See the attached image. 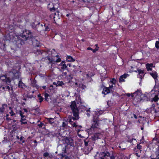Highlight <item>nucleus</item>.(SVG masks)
<instances>
[{
  "label": "nucleus",
  "mask_w": 159,
  "mask_h": 159,
  "mask_svg": "<svg viewBox=\"0 0 159 159\" xmlns=\"http://www.w3.org/2000/svg\"><path fill=\"white\" fill-rule=\"evenodd\" d=\"M32 33L29 30H25L19 36L16 35L13 38V41L16 47L20 48L24 44L26 40L31 37Z\"/></svg>",
  "instance_id": "nucleus-1"
},
{
  "label": "nucleus",
  "mask_w": 159,
  "mask_h": 159,
  "mask_svg": "<svg viewBox=\"0 0 159 159\" xmlns=\"http://www.w3.org/2000/svg\"><path fill=\"white\" fill-rule=\"evenodd\" d=\"M99 118L98 116H94L93 119L92 123L91 129L93 130L95 128H98L99 127Z\"/></svg>",
  "instance_id": "nucleus-2"
},
{
  "label": "nucleus",
  "mask_w": 159,
  "mask_h": 159,
  "mask_svg": "<svg viewBox=\"0 0 159 159\" xmlns=\"http://www.w3.org/2000/svg\"><path fill=\"white\" fill-rule=\"evenodd\" d=\"M11 72L13 74L12 79L14 80L15 79H19L20 76V73L19 71L12 69L11 71Z\"/></svg>",
  "instance_id": "nucleus-3"
},
{
  "label": "nucleus",
  "mask_w": 159,
  "mask_h": 159,
  "mask_svg": "<svg viewBox=\"0 0 159 159\" xmlns=\"http://www.w3.org/2000/svg\"><path fill=\"white\" fill-rule=\"evenodd\" d=\"M28 39L31 40L32 45L34 46L35 47H39V42L37 39H36V37L33 36L32 33L31 37L30 38Z\"/></svg>",
  "instance_id": "nucleus-4"
},
{
  "label": "nucleus",
  "mask_w": 159,
  "mask_h": 159,
  "mask_svg": "<svg viewBox=\"0 0 159 159\" xmlns=\"http://www.w3.org/2000/svg\"><path fill=\"white\" fill-rule=\"evenodd\" d=\"M70 107L72 112H79V111L77 107L76 103L75 101L72 102Z\"/></svg>",
  "instance_id": "nucleus-5"
},
{
  "label": "nucleus",
  "mask_w": 159,
  "mask_h": 159,
  "mask_svg": "<svg viewBox=\"0 0 159 159\" xmlns=\"http://www.w3.org/2000/svg\"><path fill=\"white\" fill-rule=\"evenodd\" d=\"M50 10L52 12H54V16L53 17L54 21H55V19H60V17L59 15V11H56L55 8L54 7L52 8H50Z\"/></svg>",
  "instance_id": "nucleus-6"
},
{
  "label": "nucleus",
  "mask_w": 159,
  "mask_h": 159,
  "mask_svg": "<svg viewBox=\"0 0 159 159\" xmlns=\"http://www.w3.org/2000/svg\"><path fill=\"white\" fill-rule=\"evenodd\" d=\"M109 156L110 153L109 152H101L100 154V158L101 159H109Z\"/></svg>",
  "instance_id": "nucleus-7"
},
{
  "label": "nucleus",
  "mask_w": 159,
  "mask_h": 159,
  "mask_svg": "<svg viewBox=\"0 0 159 159\" xmlns=\"http://www.w3.org/2000/svg\"><path fill=\"white\" fill-rule=\"evenodd\" d=\"M101 136V134L99 133H95L92 136L91 139L93 143H94L96 140L100 138V137Z\"/></svg>",
  "instance_id": "nucleus-8"
},
{
  "label": "nucleus",
  "mask_w": 159,
  "mask_h": 159,
  "mask_svg": "<svg viewBox=\"0 0 159 159\" xmlns=\"http://www.w3.org/2000/svg\"><path fill=\"white\" fill-rule=\"evenodd\" d=\"M30 80L31 81V85L36 88L37 90H38L39 88V86L37 84V81L36 80L34 79H33L32 78L30 79Z\"/></svg>",
  "instance_id": "nucleus-9"
},
{
  "label": "nucleus",
  "mask_w": 159,
  "mask_h": 159,
  "mask_svg": "<svg viewBox=\"0 0 159 159\" xmlns=\"http://www.w3.org/2000/svg\"><path fill=\"white\" fill-rule=\"evenodd\" d=\"M60 66H61V71H64L65 70H68L67 65L66 64L65 62L64 61H61Z\"/></svg>",
  "instance_id": "nucleus-10"
},
{
  "label": "nucleus",
  "mask_w": 159,
  "mask_h": 159,
  "mask_svg": "<svg viewBox=\"0 0 159 159\" xmlns=\"http://www.w3.org/2000/svg\"><path fill=\"white\" fill-rule=\"evenodd\" d=\"M37 122L38 123V124H37V126L40 129L44 130L46 129V122H45V124H44L43 122H41L40 120H38Z\"/></svg>",
  "instance_id": "nucleus-11"
},
{
  "label": "nucleus",
  "mask_w": 159,
  "mask_h": 159,
  "mask_svg": "<svg viewBox=\"0 0 159 159\" xmlns=\"http://www.w3.org/2000/svg\"><path fill=\"white\" fill-rule=\"evenodd\" d=\"M2 77H4V79H2V81L3 82H5L6 84L11 86V80L9 77H7V75L4 76Z\"/></svg>",
  "instance_id": "nucleus-12"
},
{
  "label": "nucleus",
  "mask_w": 159,
  "mask_h": 159,
  "mask_svg": "<svg viewBox=\"0 0 159 159\" xmlns=\"http://www.w3.org/2000/svg\"><path fill=\"white\" fill-rule=\"evenodd\" d=\"M45 120L47 121L45 122L46 125L48 123H49L52 125L53 124H54L55 120L54 118H52L46 117L45 118Z\"/></svg>",
  "instance_id": "nucleus-13"
},
{
  "label": "nucleus",
  "mask_w": 159,
  "mask_h": 159,
  "mask_svg": "<svg viewBox=\"0 0 159 159\" xmlns=\"http://www.w3.org/2000/svg\"><path fill=\"white\" fill-rule=\"evenodd\" d=\"M25 97L28 98L29 99H31L33 98L34 99L35 98V96H34L30 91H28L27 92L25 95Z\"/></svg>",
  "instance_id": "nucleus-14"
},
{
  "label": "nucleus",
  "mask_w": 159,
  "mask_h": 159,
  "mask_svg": "<svg viewBox=\"0 0 159 159\" xmlns=\"http://www.w3.org/2000/svg\"><path fill=\"white\" fill-rule=\"evenodd\" d=\"M84 145L85 146L87 147L88 146H90L91 145H93V144H92L91 139L86 138L84 140Z\"/></svg>",
  "instance_id": "nucleus-15"
},
{
  "label": "nucleus",
  "mask_w": 159,
  "mask_h": 159,
  "mask_svg": "<svg viewBox=\"0 0 159 159\" xmlns=\"http://www.w3.org/2000/svg\"><path fill=\"white\" fill-rule=\"evenodd\" d=\"M73 114L74 117L70 115L71 116V119L72 120L74 121L75 120H78L79 119V112H73Z\"/></svg>",
  "instance_id": "nucleus-16"
},
{
  "label": "nucleus",
  "mask_w": 159,
  "mask_h": 159,
  "mask_svg": "<svg viewBox=\"0 0 159 159\" xmlns=\"http://www.w3.org/2000/svg\"><path fill=\"white\" fill-rule=\"evenodd\" d=\"M102 86L104 87L103 89V91L102 92V94L106 95L110 93V89L108 88L105 87L103 85H102Z\"/></svg>",
  "instance_id": "nucleus-17"
},
{
  "label": "nucleus",
  "mask_w": 159,
  "mask_h": 159,
  "mask_svg": "<svg viewBox=\"0 0 159 159\" xmlns=\"http://www.w3.org/2000/svg\"><path fill=\"white\" fill-rule=\"evenodd\" d=\"M18 84V87L21 89H24L27 87L26 85L22 82L21 80L19 81Z\"/></svg>",
  "instance_id": "nucleus-18"
},
{
  "label": "nucleus",
  "mask_w": 159,
  "mask_h": 159,
  "mask_svg": "<svg viewBox=\"0 0 159 159\" xmlns=\"http://www.w3.org/2000/svg\"><path fill=\"white\" fill-rule=\"evenodd\" d=\"M0 88H2L4 91H8L10 92L11 88L8 85H1L0 86Z\"/></svg>",
  "instance_id": "nucleus-19"
},
{
  "label": "nucleus",
  "mask_w": 159,
  "mask_h": 159,
  "mask_svg": "<svg viewBox=\"0 0 159 159\" xmlns=\"http://www.w3.org/2000/svg\"><path fill=\"white\" fill-rule=\"evenodd\" d=\"M72 141L71 139L66 138L65 139V142L67 145L71 146L73 144Z\"/></svg>",
  "instance_id": "nucleus-20"
},
{
  "label": "nucleus",
  "mask_w": 159,
  "mask_h": 159,
  "mask_svg": "<svg viewBox=\"0 0 159 159\" xmlns=\"http://www.w3.org/2000/svg\"><path fill=\"white\" fill-rule=\"evenodd\" d=\"M75 61V59L70 56H67L66 58V61L68 62H73Z\"/></svg>",
  "instance_id": "nucleus-21"
},
{
  "label": "nucleus",
  "mask_w": 159,
  "mask_h": 159,
  "mask_svg": "<svg viewBox=\"0 0 159 159\" xmlns=\"http://www.w3.org/2000/svg\"><path fill=\"white\" fill-rule=\"evenodd\" d=\"M140 143H138L137 144V145L136 146V148H135L134 149V151H136V152H137V149H136V148H137V149H138L139 150V151H140V152H141V151H142L141 149H142V146L141 145H140Z\"/></svg>",
  "instance_id": "nucleus-22"
},
{
  "label": "nucleus",
  "mask_w": 159,
  "mask_h": 159,
  "mask_svg": "<svg viewBox=\"0 0 159 159\" xmlns=\"http://www.w3.org/2000/svg\"><path fill=\"white\" fill-rule=\"evenodd\" d=\"M93 149V148L91 147L90 148H85L84 150V153L86 154H88L91 151V150Z\"/></svg>",
  "instance_id": "nucleus-23"
},
{
  "label": "nucleus",
  "mask_w": 159,
  "mask_h": 159,
  "mask_svg": "<svg viewBox=\"0 0 159 159\" xmlns=\"http://www.w3.org/2000/svg\"><path fill=\"white\" fill-rule=\"evenodd\" d=\"M153 66V64L152 63H147L146 64V68L148 71L152 70V68L151 67Z\"/></svg>",
  "instance_id": "nucleus-24"
},
{
  "label": "nucleus",
  "mask_w": 159,
  "mask_h": 159,
  "mask_svg": "<svg viewBox=\"0 0 159 159\" xmlns=\"http://www.w3.org/2000/svg\"><path fill=\"white\" fill-rule=\"evenodd\" d=\"M7 107V105L5 104H2L1 107H0V113H3L6 107Z\"/></svg>",
  "instance_id": "nucleus-25"
},
{
  "label": "nucleus",
  "mask_w": 159,
  "mask_h": 159,
  "mask_svg": "<svg viewBox=\"0 0 159 159\" xmlns=\"http://www.w3.org/2000/svg\"><path fill=\"white\" fill-rule=\"evenodd\" d=\"M43 52V50H41L39 49H37L36 50H34L33 51V52L37 55H41Z\"/></svg>",
  "instance_id": "nucleus-26"
},
{
  "label": "nucleus",
  "mask_w": 159,
  "mask_h": 159,
  "mask_svg": "<svg viewBox=\"0 0 159 159\" xmlns=\"http://www.w3.org/2000/svg\"><path fill=\"white\" fill-rule=\"evenodd\" d=\"M37 97L38 98L37 101L39 102L40 103L42 102L44 100V98L41 96V94H39L38 95Z\"/></svg>",
  "instance_id": "nucleus-27"
},
{
  "label": "nucleus",
  "mask_w": 159,
  "mask_h": 159,
  "mask_svg": "<svg viewBox=\"0 0 159 159\" xmlns=\"http://www.w3.org/2000/svg\"><path fill=\"white\" fill-rule=\"evenodd\" d=\"M72 73L73 75H76L77 73H79L81 72L79 68H76L72 70Z\"/></svg>",
  "instance_id": "nucleus-28"
},
{
  "label": "nucleus",
  "mask_w": 159,
  "mask_h": 159,
  "mask_svg": "<svg viewBox=\"0 0 159 159\" xmlns=\"http://www.w3.org/2000/svg\"><path fill=\"white\" fill-rule=\"evenodd\" d=\"M58 156H59V158H56V159H63L64 157H65L66 159L68 158L67 156L64 154H59Z\"/></svg>",
  "instance_id": "nucleus-29"
},
{
  "label": "nucleus",
  "mask_w": 159,
  "mask_h": 159,
  "mask_svg": "<svg viewBox=\"0 0 159 159\" xmlns=\"http://www.w3.org/2000/svg\"><path fill=\"white\" fill-rule=\"evenodd\" d=\"M26 120V119L25 117H21L20 120V122H21V125L26 124H27V122L25 121Z\"/></svg>",
  "instance_id": "nucleus-30"
},
{
  "label": "nucleus",
  "mask_w": 159,
  "mask_h": 159,
  "mask_svg": "<svg viewBox=\"0 0 159 159\" xmlns=\"http://www.w3.org/2000/svg\"><path fill=\"white\" fill-rule=\"evenodd\" d=\"M77 122L75 121L74 122L73 124L72 125V127H75V129H77L78 128H79V129H81L82 127L81 125H78L76 124Z\"/></svg>",
  "instance_id": "nucleus-31"
},
{
  "label": "nucleus",
  "mask_w": 159,
  "mask_h": 159,
  "mask_svg": "<svg viewBox=\"0 0 159 159\" xmlns=\"http://www.w3.org/2000/svg\"><path fill=\"white\" fill-rule=\"evenodd\" d=\"M159 99V98L158 97V94L157 95H156L154 98L152 99L151 101L152 102L154 101L155 102H157Z\"/></svg>",
  "instance_id": "nucleus-32"
},
{
  "label": "nucleus",
  "mask_w": 159,
  "mask_h": 159,
  "mask_svg": "<svg viewBox=\"0 0 159 159\" xmlns=\"http://www.w3.org/2000/svg\"><path fill=\"white\" fill-rule=\"evenodd\" d=\"M67 120L68 122H69V123L72 125H72L73 124L74 121L71 119V116L69 115L68 116V117L67 119Z\"/></svg>",
  "instance_id": "nucleus-33"
},
{
  "label": "nucleus",
  "mask_w": 159,
  "mask_h": 159,
  "mask_svg": "<svg viewBox=\"0 0 159 159\" xmlns=\"http://www.w3.org/2000/svg\"><path fill=\"white\" fill-rule=\"evenodd\" d=\"M44 96L45 100L47 102H48L49 99L48 97L50 96L49 94L47 93H44Z\"/></svg>",
  "instance_id": "nucleus-34"
},
{
  "label": "nucleus",
  "mask_w": 159,
  "mask_h": 159,
  "mask_svg": "<svg viewBox=\"0 0 159 159\" xmlns=\"http://www.w3.org/2000/svg\"><path fill=\"white\" fill-rule=\"evenodd\" d=\"M73 74H70L67 76V79L69 80L68 82L70 83L72 81V79H73Z\"/></svg>",
  "instance_id": "nucleus-35"
},
{
  "label": "nucleus",
  "mask_w": 159,
  "mask_h": 159,
  "mask_svg": "<svg viewBox=\"0 0 159 159\" xmlns=\"http://www.w3.org/2000/svg\"><path fill=\"white\" fill-rule=\"evenodd\" d=\"M150 74L154 79H157V75L156 72L150 73Z\"/></svg>",
  "instance_id": "nucleus-36"
},
{
  "label": "nucleus",
  "mask_w": 159,
  "mask_h": 159,
  "mask_svg": "<svg viewBox=\"0 0 159 159\" xmlns=\"http://www.w3.org/2000/svg\"><path fill=\"white\" fill-rule=\"evenodd\" d=\"M141 99L143 100L148 101L149 100V98L148 97L146 94H144L143 95V96L141 97Z\"/></svg>",
  "instance_id": "nucleus-37"
},
{
  "label": "nucleus",
  "mask_w": 159,
  "mask_h": 159,
  "mask_svg": "<svg viewBox=\"0 0 159 159\" xmlns=\"http://www.w3.org/2000/svg\"><path fill=\"white\" fill-rule=\"evenodd\" d=\"M47 59H48V60L49 61V62L48 63V64H49V63H50L51 64H52L53 63V64L54 63V62H54V61L53 59L51 58L48 57H47Z\"/></svg>",
  "instance_id": "nucleus-38"
},
{
  "label": "nucleus",
  "mask_w": 159,
  "mask_h": 159,
  "mask_svg": "<svg viewBox=\"0 0 159 159\" xmlns=\"http://www.w3.org/2000/svg\"><path fill=\"white\" fill-rule=\"evenodd\" d=\"M158 147L157 148V151L156 152V154L158 158H159V143L158 144Z\"/></svg>",
  "instance_id": "nucleus-39"
},
{
  "label": "nucleus",
  "mask_w": 159,
  "mask_h": 159,
  "mask_svg": "<svg viewBox=\"0 0 159 159\" xmlns=\"http://www.w3.org/2000/svg\"><path fill=\"white\" fill-rule=\"evenodd\" d=\"M48 157L49 158H51V155H50L49 153L48 152H45L43 154V157Z\"/></svg>",
  "instance_id": "nucleus-40"
},
{
  "label": "nucleus",
  "mask_w": 159,
  "mask_h": 159,
  "mask_svg": "<svg viewBox=\"0 0 159 159\" xmlns=\"http://www.w3.org/2000/svg\"><path fill=\"white\" fill-rule=\"evenodd\" d=\"M44 26L45 27V31H49L50 30L51 28L50 27L46 25L45 24H44Z\"/></svg>",
  "instance_id": "nucleus-41"
},
{
  "label": "nucleus",
  "mask_w": 159,
  "mask_h": 159,
  "mask_svg": "<svg viewBox=\"0 0 159 159\" xmlns=\"http://www.w3.org/2000/svg\"><path fill=\"white\" fill-rule=\"evenodd\" d=\"M57 86H61L64 84L63 81H58L57 82Z\"/></svg>",
  "instance_id": "nucleus-42"
},
{
  "label": "nucleus",
  "mask_w": 159,
  "mask_h": 159,
  "mask_svg": "<svg viewBox=\"0 0 159 159\" xmlns=\"http://www.w3.org/2000/svg\"><path fill=\"white\" fill-rule=\"evenodd\" d=\"M68 124L67 120H65V121H63L62 123V126L64 127L67 126Z\"/></svg>",
  "instance_id": "nucleus-43"
},
{
  "label": "nucleus",
  "mask_w": 159,
  "mask_h": 159,
  "mask_svg": "<svg viewBox=\"0 0 159 159\" xmlns=\"http://www.w3.org/2000/svg\"><path fill=\"white\" fill-rule=\"evenodd\" d=\"M20 142L22 143H24L25 142V140L24 139V138L22 136H21L20 137Z\"/></svg>",
  "instance_id": "nucleus-44"
},
{
  "label": "nucleus",
  "mask_w": 159,
  "mask_h": 159,
  "mask_svg": "<svg viewBox=\"0 0 159 159\" xmlns=\"http://www.w3.org/2000/svg\"><path fill=\"white\" fill-rule=\"evenodd\" d=\"M137 71L139 74H143L144 73V71L140 69H137Z\"/></svg>",
  "instance_id": "nucleus-45"
},
{
  "label": "nucleus",
  "mask_w": 159,
  "mask_h": 159,
  "mask_svg": "<svg viewBox=\"0 0 159 159\" xmlns=\"http://www.w3.org/2000/svg\"><path fill=\"white\" fill-rule=\"evenodd\" d=\"M133 140H136V139L134 138L130 139L129 137L128 138V139L127 140V142L131 143Z\"/></svg>",
  "instance_id": "nucleus-46"
},
{
  "label": "nucleus",
  "mask_w": 159,
  "mask_h": 159,
  "mask_svg": "<svg viewBox=\"0 0 159 159\" xmlns=\"http://www.w3.org/2000/svg\"><path fill=\"white\" fill-rule=\"evenodd\" d=\"M141 93V90H140L138 89L134 93V94H135L136 95H138Z\"/></svg>",
  "instance_id": "nucleus-47"
},
{
  "label": "nucleus",
  "mask_w": 159,
  "mask_h": 159,
  "mask_svg": "<svg viewBox=\"0 0 159 159\" xmlns=\"http://www.w3.org/2000/svg\"><path fill=\"white\" fill-rule=\"evenodd\" d=\"M155 47L157 49L159 48V41H157L156 42Z\"/></svg>",
  "instance_id": "nucleus-48"
},
{
  "label": "nucleus",
  "mask_w": 159,
  "mask_h": 159,
  "mask_svg": "<svg viewBox=\"0 0 159 159\" xmlns=\"http://www.w3.org/2000/svg\"><path fill=\"white\" fill-rule=\"evenodd\" d=\"M10 109H11V111L10 112H9V114L11 116H13L15 115V113H14L13 111H12V109L10 107Z\"/></svg>",
  "instance_id": "nucleus-49"
},
{
  "label": "nucleus",
  "mask_w": 159,
  "mask_h": 159,
  "mask_svg": "<svg viewBox=\"0 0 159 159\" xmlns=\"http://www.w3.org/2000/svg\"><path fill=\"white\" fill-rule=\"evenodd\" d=\"M24 112H22L21 111H19V114L21 117H25V116L24 115Z\"/></svg>",
  "instance_id": "nucleus-50"
},
{
  "label": "nucleus",
  "mask_w": 159,
  "mask_h": 159,
  "mask_svg": "<svg viewBox=\"0 0 159 159\" xmlns=\"http://www.w3.org/2000/svg\"><path fill=\"white\" fill-rule=\"evenodd\" d=\"M110 82L113 84H115L116 82V80L115 78H112Z\"/></svg>",
  "instance_id": "nucleus-51"
},
{
  "label": "nucleus",
  "mask_w": 159,
  "mask_h": 159,
  "mask_svg": "<svg viewBox=\"0 0 159 159\" xmlns=\"http://www.w3.org/2000/svg\"><path fill=\"white\" fill-rule=\"evenodd\" d=\"M109 159H115V157L114 155L112 154L111 155L110 153V156H109Z\"/></svg>",
  "instance_id": "nucleus-52"
},
{
  "label": "nucleus",
  "mask_w": 159,
  "mask_h": 159,
  "mask_svg": "<svg viewBox=\"0 0 159 159\" xmlns=\"http://www.w3.org/2000/svg\"><path fill=\"white\" fill-rule=\"evenodd\" d=\"M125 80L122 77V78L121 76L120 77V78H119V82H125Z\"/></svg>",
  "instance_id": "nucleus-53"
},
{
  "label": "nucleus",
  "mask_w": 159,
  "mask_h": 159,
  "mask_svg": "<svg viewBox=\"0 0 159 159\" xmlns=\"http://www.w3.org/2000/svg\"><path fill=\"white\" fill-rule=\"evenodd\" d=\"M127 75H128V74H123V75H121V78H122V77L124 79H125L126 78Z\"/></svg>",
  "instance_id": "nucleus-54"
},
{
  "label": "nucleus",
  "mask_w": 159,
  "mask_h": 159,
  "mask_svg": "<svg viewBox=\"0 0 159 159\" xmlns=\"http://www.w3.org/2000/svg\"><path fill=\"white\" fill-rule=\"evenodd\" d=\"M82 2H83L89 3L90 2V0H81Z\"/></svg>",
  "instance_id": "nucleus-55"
},
{
  "label": "nucleus",
  "mask_w": 159,
  "mask_h": 159,
  "mask_svg": "<svg viewBox=\"0 0 159 159\" xmlns=\"http://www.w3.org/2000/svg\"><path fill=\"white\" fill-rule=\"evenodd\" d=\"M153 141L156 140L157 141V142H158V143H159V142L158 141V139L157 138L155 137L153 139Z\"/></svg>",
  "instance_id": "nucleus-56"
},
{
  "label": "nucleus",
  "mask_w": 159,
  "mask_h": 159,
  "mask_svg": "<svg viewBox=\"0 0 159 159\" xmlns=\"http://www.w3.org/2000/svg\"><path fill=\"white\" fill-rule=\"evenodd\" d=\"M61 61V59L60 58H57L56 61H54V62H60Z\"/></svg>",
  "instance_id": "nucleus-57"
},
{
  "label": "nucleus",
  "mask_w": 159,
  "mask_h": 159,
  "mask_svg": "<svg viewBox=\"0 0 159 159\" xmlns=\"http://www.w3.org/2000/svg\"><path fill=\"white\" fill-rule=\"evenodd\" d=\"M76 131L77 132V133H79L81 131V129H75Z\"/></svg>",
  "instance_id": "nucleus-58"
},
{
  "label": "nucleus",
  "mask_w": 159,
  "mask_h": 159,
  "mask_svg": "<svg viewBox=\"0 0 159 159\" xmlns=\"http://www.w3.org/2000/svg\"><path fill=\"white\" fill-rule=\"evenodd\" d=\"M139 77L141 79H142L143 77L144 76V75H143V76L141 75V74H139Z\"/></svg>",
  "instance_id": "nucleus-59"
},
{
  "label": "nucleus",
  "mask_w": 159,
  "mask_h": 159,
  "mask_svg": "<svg viewBox=\"0 0 159 159\" xmlns=\"http://www.w3.org/2000/svg\"><path fill=\"white\" fill-rule=\"evenodd\" d=\"M37 90H35V89H33V90L32 91H30L31 92V93H32L33 94V93L35 92Z\"/></svg>",
  "instance_id": "nucleus-60"
},
{
  "label": "nucleus",
  "mask_w": 159,
  "mask_h": 159,
  "mask_svg": "<svg viewBox=\"0 0 159 159\" xmlns=\"http://www.w3.org/2000/svg\"><path fill=\"white\" fill-rule=\"evenodd\" d=\"M87 50H90L92 51V50H93V49L92 48H91V47H88V48H87Z\"/></svg>",
  "instance_id": "nucleus-61"
},
{
  "label": "nucleus",
  "mask_w": 159,
  "mask_h": 159,
  "mask_svg": "<svg viewBox=\"0 0 159 159\" xmlns=\"http://www.w3.org/2000/svg\"><path fill=\"white\" fill-rule=\"evenodd\" d=\"M134 117L136 119H138V117H137L136 115L135 114H133Z\"/></svg>",
  "instance_id": "nucleus-62"
},
{
  "label": "nucleus",
  "mask_w": 159,
  "mask_h": 159,
  "mask_svg": "<svg viewBox=\"0 0 159 159\" xmlns=\"http://www.w3.org/2000/svg\"><path fill=\"white\" fill-rule=\"evenodd\" d=\"M23 100H25V101H27V100H28L29 99H28V98H27L26 97H25V98H24L23 99Z\"/></svg>",
  "instance_id": "nucleus-63"
},
{
  "label": "nucleus",
  "mask_w": 159,
  "mask_h": 159,
  "mask_svg": "<svg viewBox=\"0 0 159 159\" xmlns=\"http://www.w3.org/2000/svg\"><path fill=\"white\" fill-rule=\"evenodd\" d=\"M92 51L93 52L95 53L97 51V49H96V48H95L94 49H93Z\"/></svg>",
  "instance_id": "nucleus-64"
}]
</instances>
